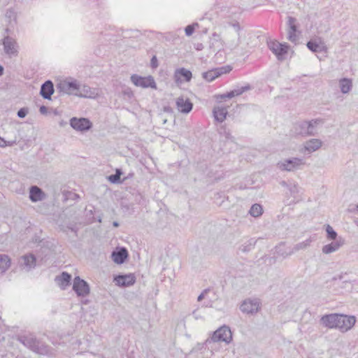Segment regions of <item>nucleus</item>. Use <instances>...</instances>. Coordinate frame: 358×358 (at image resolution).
<instances>
[{
    "mask_svg": "<svg viewBox=\"0 0 358 358\" xmlns=\"http://www.w3.org/2000/svg\"><path fill=\"white\" fill-rule=\"evenodd\" d=\"M357 209H358V206H357Z\"/></svg>",
    "mask_w": 358,
    "mask_h": 358,
    "instance_id": "052dcab7",
    "label": "nucleus"
},
{
    "mask_svg": "<svg viewBox=\"0 0 358 358\" xmlns=\"http://www.w3.org/2000/svg\"><path fill=\"white\" fill-rule=\"evenodd\" d=\"M22 264L29 271L31 268H35L36 265V258L33 254L25 255L22 257Z\"/></svg>",
    "mask_w": 358,
    "mask_h": 358,
    "instance_id": "393cba45",
    "label": "nucleus"
},
{
    "mask_svg": "<svg viewBox=\"0 0 358 358\" xmlns=\"http://www.w3.org/2000/svg\"><path fill=\"white\" fill-rule=\"evenodd\" d=\"M327 238L330 241H336L338 238L337 232L329 224L326 226Z\"/></svg>",
    "mask_w": 358,
    "mask_h": 358,
    "instance_id": "e433bc0d",
    "label": "nucleus"
},
{
    "mask_svg": "<svg viewBox=\"0 0 358 358\" xmlns=\"http://www.w3.org/2000/svg\"><path fill=\"white\" fill-rule=\"evenodd\" d=\"M238 44H236V45L231 44L230 47L232 50H234L236 51V53L238 55L244 56L249 52V50L248 49V44L247 43L244 46H241L240 45H241L240 37H238Z\"/></svg>",
    "mask_w": 358,
    "mask_h": 358,
    "instance_id": "7c9ffc66",
    "label": "nucleus"
},
{
    "mask_svg": "<svg viewBox=\"0 0 358 358\" xmlns=\"http://www.w3.org/2000/svg\"><path fill=\"white\" fill-rule=\"evenodd\" d=\"M54 92V85L51 80H46L41 85L40 94L43 99L50 100Z\"/></svg>",
    "mask_w": 358,
    "mask_h": 358,
    "instance_id": "6ab92c4d",
    "label": "nucleus"
},
{
    "mask_svg": "<svg viewBox=\"0 0 358 358\" xmlns=\"http://www.w3.org/2000/svg\"><path fill=\"white\" fill-rule=\"evenodd\" d=\"M39 111L41 114H46L48 112L47 107L45 106H41L39 108Z\"/></svg>",
    "mask_w": 358,
    "mask_h": 358,
    "instance_id": "49530a36",
    "label": "nucleus"
},
{
    "mask_svg": "<svg viewBox=\"0 0 358 358\" xmlns=\"http://www.w3.org/2000/svg\"><path fill=\"white\" fill-rule=\"evenodd\" d=\"M176 105L178 111L183 114H188L193 109V103L190 99L182 96L176 99Z\"/></svg>",
    "mask_w": 358,
    "mask_h": 358,
    "instance_id": "f8f14e48",
    "label": "nucleus"
},
{
    "mask_svg": "<svg viewBox=\"0 0 358 358\" xmlns=\"http://www.w3.org/2000/svg\"><path fill=\"white\" fill-rule=\"evenodd\" d=\"M356 318L355 316H348L343 314H338L337 321L338 329L342 332H346L350 330L355 324Z\"/></svg>",
    "mask_w": 358,
    "mask_h": 358,
    "instance_id": "1a4fd4ad",
    "label": "nucleus"
},
{
    "mask_svg": "<svg viewBox=\"0 0 358 358\" xmlns=\"http://www.w3.org/2000/svg\"><path fill=\"white\" fill-rule=\"evenodd\" d=\"M322 145V142L320 139L312 138L305 142L304 150L308 153H312L319 150Z\"/></svg>",
    "mask_w": 358,
    "mask_h": 358,
    "instance_id": "5701e85b",
    "label": "nucleus"
},
{
    "mask_svg": "<svg viewBox=\"0 0 358 358\" xmlns=\"http://www.w3.org/2000/svg\"><path fill=\"white\" fill-rule=\"evenodd\" d=\"M128 257V251L124 247L117 248L116 250L113 251L111 254V258L113 261L117 264H123L127 260Z\"/></svg>",
    "mask_w": 358,
    "mask_h": 358,
    "instance_id": "ddd939ff",
    "label": "nucleus"
},
{
    "mask_svg": "<svg viewBox=\"0 0 358 358\" xmlns=\"http://www.w3.org/2000/svg\"><path fill=\"white\" fill-rule=\"evenodd\" d=\"M34 352L41 355H49L51 354V348L44 343L38 341Z\"/></svg>",
    "mask_w": 358,
    "mask_h": 358,
    "instance_id": "bb28decb",
    "label": "nucleus"
},
{
    "mask_svg": "<svg viewBox=\"0 0 358 358\" xmlns=\"http://www.w3.org/2000/svg\"><path fill=\"white\" fill-rule=\"evenodd\" d=\"M15 143V141H7L4 138L0 136V147L5 148L6 146H12Z\"/></svg>",
    "mask_w": 358,
    "mask_h": 358,
    "instance_id": "79ce46f5",
    "label": "nucleus"
},
{
    "mask_svg": "<svg viewBox=\"0 0 358 358\" xmlns=\"http://www.w3.org/2000/svg\"><path fill=\"white\" fill-rule=\"evenodd\" d=\"M224 136L227 139H232L233 137L231 136V134L229 131H224Z\"/></svg>",
    "mask_w": 358,
    "mask_h": 358,
    "instance_id": "3c124183",
    "label": "nucleus"
},
{
    "mask_svg": "<svg viewBox=\"0 0 358 358\" xmlns=\"http://www.w3.org/2000/svg\"><path fill=\"white\" fill-rule=\"evenodd\" d=\"M243 251H244V252L248 251L247 248H246V247H245V248L243 249Z\"/></svg>",
    "mask_w": 358,
    "mask_h": 358,
    "instance_id": "4d7b16f0",
    "label": "nucleus"
},
{
    "mask_svg": "<svg viewBox=\"0 0 358 358\" xmlns=\"http://www.w3.org/2000/svg\"><path fill=\"white\" fill-rule=\"evenodd\" d=\"M233 28L234 29L235 31L237 33L238 36H239V32L241 31V26L239 24V23L238 22H236V23H233L231 24Z\"/></svg>",
    "mask_w": 358,
    "mask_h": 358,
    "instance_id": "a18cd8bd",
    "label": "nucleus"
},
{
    "mask_svg": "<svg viewBox=\"0 0 358 358\" xmlns=\"http://www.w3.org/2000/svg\"><path fill=\"white\" fill-rule=\"evenodd\" d=\"M113 226L114 227H118L120 226V224H119V222H117V221H114V222H113Z\"/></svg>",
    "mask_w": 358,
    "mask_h": 358,
    "instance_id": "864d4df0",
    "label": "nucleus"
},
{
    "mask_svg": "<svg viewBox=\"0 0 358 358\" xmlns=\"http://www.w3.org/2000/svg\"><path fill=\"white\" fill-rule=\"evenodd\" d=\"M281 43H279L278 41H270L268 42V47L269 50L275 54V52L277 51L278 45H280Z\"/></svg>",
    "mask_w": 358,
    "mask_h": 358,
    "instance_id": "a19ab883",
    "label": "nucleus"
},
{
    "mask_svg": "<svg viewBox=\"0 0 358 358\" xmlns=\"http://www.w3.org/2000/svg\"><path fill=\"white\" fill-rule=\"evenodd\" d=\"M339 87L342 93H348L351 90L352 87V80L347 78H341L339 80Z\"/></svg>",
    "mask_w": 358,
    "mask_h": 358,
    "instance_id": "cd10ccee",
    "label": "nucleus"
},
{
    "mask_svg": "<svg viewBox=\"0 0 358 358\" xmlns=\"http://www.w3.org/2000/svg\"><path fill=\"white\" fill-rule=\"evenodd\" d=\"M98 221H99V222H101V218H100V217H99V220H98Z\"/></svg>",
    "mask_w": 358,
    "mask_h": 358,
    "instance_id": "13d9d810",
    "label": "nucleus"
},
{
    "mask_svg": "<svg viewBox=\"0 0 358 358\" xmlns=\"http://www.w3.org/2000/svg\"><path fill=\"white\" fill-rule=\"evenodd\" d=\"M262 206L259 203L253 204L249 210V213L250 214V215L254 217H259L260 215H262Z\"/></svg>",
    "mask_w": 358,
    "mask_h": 358,
    "instance_id": "c9c22d12",
    "label": "nucleus"
},
{
    "mask_svg": "<svg viewBox=\"0 0 358 358\" xmlns=\"http://www.w3.org/2000/svg\"><path fill=\"white\" fill-rule=\"evenodd\" d=\"M185 82H189L192 78V73L189 70L183 67L177 69L174 73V79L176 83L182 82L181 78Z\"/></svg>",
    "mask_w": 358,
    "mask_h": 358,
    "instance_id": "aec40b11",
    "label": "nucleus"
},
{
    "mask_svg": "<svg viewBox=\"0 0 358 358\" xmlns=\"http://www.w3.org/2000/svg\"><path fill=\"white\" fill-rule=\"evenodd\" d=\"M164 111L166 112V113H173V109L170 106H164Z\"/></svg>",
    "mask_w": 358,
    "mask_h": 358,
    "instance_id": "de8ad7c7",
    "label": "nucleus"
},
{
    "mask_svg": "<svg viewBox=\"0 0 358 358\" xmlns=\"http://www.w3.org/2000/svg\"><path fill=\"white\" fill-rule=\"evenodd\" d=\"M303 164V160L302 159L293 157L278 162V167L281 171H292L298 169Z\"/></svg>",
    "mask_w": 358,
    "mask_h": 358,
    "instance_id": "6e6552de",
    "label": "nucleus"
},
{
    "mask_svg": "<svg viewBox=\"0 0 358 358\" xmlns=\"http://www.w3.org/2000/svg\"><path fill=\"white\" fill-rule=\"evenodd\" d=\"M213 36L214 37H219V35H218V34H217L216 33H214V34H213Z\"/></svg>",
    "mask_w": 358,
    "mask_h": 358,
    "instance_id": "6e6d98bb",
    "label": "nucleus"
},
{
    "mask_svg": "<svg viewBox=\"0 0 358 358\" xmlns=\"http://www.w3.org/2000/svg\"><path fill=\"white\" fill-rule=\"evenodd\" d=\"M29 110L27 108L23 107L18 110L17 115L20 118L25 117L28 114Z\"/></svg>",
    "mask_w": 358,
    "mask_h": 358,
    "instance_id": "37998d69",
    "label": "nucleus"
},
{
    "mask_svg": "<svg viewBox=\"0 0 358 358\" xmlns=\"http://www.w3.org/2000/svg\"><path fill=\"white\" fill-rule=\"evenodd\" d=\"M2 45L5 54L10 58L17 56L19 46L15 39L9 36H6L2 39Z\"/></svg>",
    "mask_w": 358,
    "mask_h": 358,
    "instance_id": "423d86ee",
    "label": "nucleus"
},
{
    "mask_svg": "<svg viewBox=\"0 0 358 358\" xmlns=\"http://www.w3.org/2000/svg\"><path fill=\"white\" fill-rule=\"evenodd\" d=\"M4 69L3 67L0 64V76L3 74Z\"/></svg>",
    "mask_w": 358,
    "mask_h": 358,
    "instance_id": "5fc2aeb1",
    "label": "nucleus"
},
{
    "mask_svg": "<svg viewBox=\"0 0 358 358\" xmlns=\"http://www.w3.org/2000/svg\"><path fill=\"white\" fill-rule=\"evenodd\" d=\"M310 242L311 241L310 239H307L303 242L296 244L292 250L287 254V255H291L299 250L306 249L310 245Z\"/></svg>",
    "mask_w": 358,
    "mask_h": 358,
    "instance_id": "72a5a7b5",
    "label": "nucleus"
},
{
    "mask_svg": "<svg viewBox=\"0 0 358 358\" xmlns=\"http://www.w3.org/2000/svg\"><path fill=\"white\" fill-rule=\"evenodd\" d=\"M199 27V24L197 22L192 23L191 24L187 25L185 28V32L186 36H190L193 34L195 31L196 27Z\"/></svg>",
    "mask_w": 358,
    "mask_h": 358,
    "instance_id": "4c0bfd02",
    "label": "nucleus"
},
{
    "mask_svg": "<svg viewBox=\"0 0 358 358\" xmlns=\"http://www.w3.org/2000/svg\"><path fill=\"white\" fill-rule=\"evenodd\" d=\"M29 199L34 202L41 201L46 198V194L43 190L36 185H32L29 187Z\"/></svg>",
    "mask_w": 358,
    "mask_h": 358,
    "instance_id": "4468645a",
    "label": "nucleus"
},
{
    "mask_svg": "<svg viewBox=\"0 0 358 358\" xmlns=\"http://www.w3.org/2000/svg\"><path fill=\"white\" fill-rule=\"evenodd\" d=\"M213 342H224L229 344L232 341V333L229 327L223 325L213 332L211 337Z\"/></svg>",
    "mask_w": 358,
    "mask_h": 358,
    "instance_id": "20e7f679",
    "label": "nucleus"
},
{
    "mask_svg": "<svg viewBox=\"0 0 358 358\" xmlns=\"http://www.w3.org/2000/svg\"><path fill=\"white\" fill-rule=\"evenodd\" d=\"M227 92L224 93V94H220V98L222 99H228V96H227Z\"/></svg>",
    "mask_w": 358,
    "mask_h": 358,
    "instance_id": "603ef678",
    "label": "nucleus"
},
{
    "mask_svg": "<svg viewBox=\"0 0 358 358\" xmlns=\"http://www.w3.org/2000/svg\"><path fill=\"white\" fill-rule=\"evenodd\" d=\"M20 341L24 346L34 352L39 340L33 336H24Z\"/></svg>",
    "mask_w": 358,
    "mask_h": 358,
    "instance_id": "a878e982",
    "label": "nucleus"
},
{
    "mask_svg": "<svg viewBox=\"0 0 358 358\" xmlns=\"http://www.w3.org/2000/svg\"><path fill=\"white\" fill-rule=\"evenodd\" d=\"M344 239L342 237H338L336 241H333L331 243L327 244L322 247V252L324 254H330L337 251L343 244Z\"/></svg>",
    "mask_w": 358,
    "mask_h": 358,
    "instance_id": "412c9836",
    "label": "nucleus"
},
{
    "mask_svg": "<svg viewBox=\"0 0 358 358\" xmlns=\"http://www.w3.org/2000/svg\"><path fill=\"white\" fill-rule=\"evenodd\" d=\"M289 48V45L286 43L278 45V50L274 54L278 60H283L285 59V55L288 52Z\"/></svg>",
    "mask_w": 358,
    "mask_h": 358,
    "instance_id": "c85d7f7f",
    "label": "nucleus"
},
{
    "mask_svg": "<svg viewBox=\"0 0 358 358\" xmlns=\"http://www.w3.org/2000/svg\"><path fill=\"white\" fill-rule=\"evenodd\" d=\"M73 290L78 296L85 297L90 292V287L87 281L80 276H76L73 282Z\"/></svg>",
    "mask_w": 358,
    "mask_h": 358,
    "instance_id": "39448f33",
    "label": "nucleus"
},
{
    "mask_svg": "<svg viewBox=\"0 0 358 358\" xmlns=\"http://www.w3.org/2000/svg\"><path fill=\"white\" fill-rule=\"evenodd\" d=\"M159 66L157 58L153 55L150 60V66L152 69H157Z\"/></svg>",
    "mask_w": 358,
    "mask_h": 358,
    "instance_id": "c03bdc74",
    "label": "nucleus"
},
{
    "mask_svg": "<svg viewBox=\"0 0 358 358\" xmlns=\"http://www.w3.org/2000/svg\"><path fill=\"white\" fill-rule=\"evenodd\" d=\"M320 119L296 122L292 128L293 134L302 136H314L317 133V125L322 123Z\"/></svg>",
    "mask_w": 358,
    "mask_h": 358,
    "instance_id": "f257e3e1",
    "label": "nucleus"
},
{
    "mask_svg": "<svg viewBox=\"0 0 358 358\" xmlns=\"http://www.w3.org/2000/svg\"><path fill=\"white\" fill-rule=\"evenodd\" d=\"M281 185L282 186L287 187L289 189V192L290 194V196L293 197V199L290 201L288 204H291L292 203H295L296 200L297 199V194L299 193V187L296 185H288L286 182L282 181L281 182Z\"/></svg>",
    "mask_w": 358,
    "mask_h": 358,
    "instance_id": "2f4dec72",
    "label": "nucleus"
},
{
    "mask_svg": "<svg viewBox=\"0 0 358 358\" xmlns=\"http://www.w3.org/2000/svg\"><path fill=\"white\" fill-rule=\"evenodd\" d=\"M55 280L59 287L64 290L71 285V275L66 271H63L59 275L56 276Z\"/></svg>",
    "mask_w": 358,
    "mask_h": 358,
    "instance_id": "4be33fe9",
    "label": "nucleus"
},
{
    "mask_svg": "<svg viewBox=\"0 0 358 358\" xmlns=\"http://www.w3.org/2000/svg\"><path fill=\"white\" fill-rule=\"evenodd\" d=\"M240 309L243 313L253 315L259 311V303L256 299H246L241 303Z\"/></svg>",
    "mask_w": 358,
    "mask_h": 358,
    "instance_id": "9b49d317",
    "label": "nucleus"
},
{
    "mask_svg": "<svg viewBox=\"0 0 358 358\" xmlns=\"http://www.w3.org/2000/svg\"><path fill=\"white\" fill-rule=\"evenodd\" d=\"M10 266V259L8 255L0 254V270L4 273Z\"/></svg>",
    "mask_w": 358,
    "mask_h": 358,
    "instance_id": "473e14b6",
    "label": "nucleus"
},
{
    "mask_svg": "<svg viewBox=\"0 0 358 358\" xmlns=\"http://www.w3.org/2000/svg\"><path fill=\"white\" fill-rule=\"evenodd\" d=\"M56 87L59 92L76 95L79 90V83L76 80H64L57 83Z\"/></svg>",
    "mask_w": 358,
    "mask_h": 358,
    "instance_id": "7ed1b4c3",
    "label": "nucleus"
},
{
    "mask_svg": "<svg viewBox=\"0 0 358 358\" xmlns=\"http://www.w3.org/2000/svg\"><path fill=\"white\" fill-rule=\"evenodd\" d=\"M217 69V73L218 74L219 77L223 74H226L229 73L232 70V67L229 65L223 66L219 68H216Z\"/></svg>",
    "mask_w": 358,
    "mask_h": 358,
    "instance_id": "58836bf2",
    "label": "nucleus"
},
{
    "mask_svg": "<svg viewBox=\"0 0 358 358\" xmlns=\"http://www.w3.org/2000/svg\"><path fill=\"white\" fill-rule=\"evenodd\" d=\"M250 89H251V87L250 85L242 86L241 87H237V88H235L229 92H227V96H228V99H231L233 97L241 95L243 92H245Z\"/></svg>",
    "mask_w": 358,
    "mask_h": 358,
    "instance_id": "c756f323",
    "label": "nucleus"
},
{
    "mask_svg": "<svg viewBox=\"0 0 358 358\" xmlns=\"http://www.w3.org/2000/svg\"><path fill=\"white\" fill-rule=\"evenodd\" d=\"M215 120L218 122H222L226 119L228 111L224 107H215L213 110Z\"/></svg>",
    "mask_w": 358,
    "mask_h": 358,
    "instance_id": "b1692460",
    "label": "nucleus"
},
{
    "mask_svg": "<svg viewBox=\"0 0 358 358\" xmlns=\"http://www.w3.org/2000/svg\"><path fill=\"white\" fill-rule=\"evenodd\" d=\"M70 126L75 130L80 132L89 131L92 127V122L86 117H76L70 119Z\"/></svg>",
    "mask_w": 358,
    "mask_h": 358,
    "instance_id": "0eeeda50",
    "label": "nucleus"
},
{
    "mask_svg": "<svg viewBox=\"0 0 358 358\" xmlns=\"http://www.w3.org/2000/svg\"><path fill=\"white\" fill-rule=\"evenodd\" d=\"M8 31H9V30H8V29H6V31L7 33L8 32Z\"/></svg>",
    "mask_w": 358,
    "mask_h": 358,
    "instance_id": "bf43d9fd",
    "label": "nucleus"
},
{
    "mask_svg": "<svg viewBox=\"0 0 358 358\" xmlns=\"http://www.w3.org/2000/svg\"><path fill=\"white\" fill-rule=\"evenodd\" d=\"M115 174L117 175L118 177L121 178V176L123 174V172H122V169H116Z\"/></svg>",
    "mask_w": 358,
    "mask_h": 358,
    "instance_id": "09e8293b",
    "label": "nucleus"
},
{
    "mask_svg": "<svg viewBox=\"0 0 358 358\" xmlns=\"http://www.w3.org/2000/svg\"><path fill=\"white\" fill-rule=\"evenodd\" d=\"M108 180L112 184H120L122 183L124 180H122L121 178L118 177L117 175L111 174L108 176Z\"/></svg>",
    "mask_w": 358,
    "mask_h": 358,
    "instance_id": "ea45409f",
    "label": "nucleus"
},
{
    "mask_svg": "<svg viewBox=\"0 0 358 358\" xmlns=\"http://www.w3.org/2000/svg\"><path fill=\"white\" fill-rule=\"evenodd\" d=\"M307 48L313 52H322L327 51V47L321 38L310 39L306 43Z\"/></svg>",
    "mask_w": 358,
    "mask_h": 358,
    "instance_id": "a211bd4d",
    "label": "nucleus"
},
{
    "mask_svg": "<svg viewBox=\"0 0 358 358\" xmlns=\"http://www.w3.org/2000/svg\"><path fill=\"white\" fill-rule=\"evenodd\" d=\"M113 281L120 287L133 285L136 282V277L133 273L119 274L114 276Z\"/></svg>",
    "mask_w": 358,
    "mask_h": 358,
    "instance_id": "9d476101",
    "label": "nucleus"
},
{
    "mask_svg": "<svg viewBox=\"0 0 358 358\" xmlns=\"http://www.w3.org/2000/svg\"><path fill=\"white\" fill-rule=\"evenodd\" d=\"M288 21V36L287 38L289 41L292 43H296L298 40V37L296 36V31H297V26L296 24V20L295 17L289 16L287 17Z\"/></svg>",
    "mask_w": 358,
    "mask_h": 358,
    "instance_id": "f3484780",
    "label": "nucleus"
},
{
    "mask_svg": "<svg viewBox=\"0 0 358 358\" xmlns=\"http://www.w3.org/2000/svg\"><path fill=\"white\" fill-rule=\"evenodd\" d=\"M338 314L332 313L323 315L320 319L321 324L329 329H336Z\"/></svg>",
    "mask_w": 358,
    "mask_h": 358,
    "instance_id": "2eb2a0df",
    "label": "nucleus"
},
{
    "mask_svg": "<svg viewBox=\"0 0 358 358\" xmlns=\"http://www.w3.org/2000/svg\"><path fill=\"white\" fill-rule=\"evenodd\" d=\"M206 292V290H204L201 294H200L197 298L198 301H201L204 298V294Z\"/></svg>",
    "mask_w": 358,
    "mask_h": 358,
    "instance_id": "8fccbe9b",
    "label": "nucleus"
},
{
    "mask_svg": "<svg viewBox=\"0 0 358 358\" xmlns=\"http://www.w3.org/2000/svg\"><path fill=\"white\" fill-rule=\"evenodd\" d=\"M98 95L96 89H92L90 86L83 85H79L78 92H76V96L83 98L94 99Z\"/></svg>",
    "mask_w": 358,
    "mask_h": 358,
    "instance_id": "dca6fc26",
    "label": "nucleus"
},
{
    "mask_svg": "<svg viewBox=\"0 0 358 358\" xmlns=\"http://www.w3.org/2000/svg\"><path fill=\"white\" fill-rule=\"evenodd\" d=\"M217 69H213L206 72L202 73V78L205 79L208 82H211L214 80L215 78H218L219 76L217 73Z\"/></svg>",
    "mask_w": 358,
    "mask_h": 358,
    "instance_id": "f704fd0d",
    "label": "nucleus"
},
{
    "mask_svg": "<svg viewBox=\"0 0 358 358\" xmlns=\"http://www.w3.org/2000/svg\"><path fill=\"white\" fill-rule=\"evenodd\" d=\"M130 79L131 83L136 87L154 90H157V88L156 82L152 76L143 77L137 74H133Z\"/></svg>",
    "mask_w": 358,
    "mask_h": 358,
    "instance_id": "f03ea898",
    "label": "nucleus"
}]
</instances>
